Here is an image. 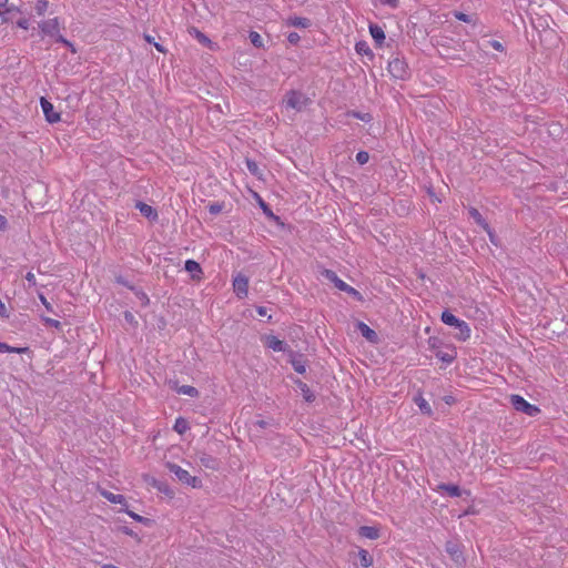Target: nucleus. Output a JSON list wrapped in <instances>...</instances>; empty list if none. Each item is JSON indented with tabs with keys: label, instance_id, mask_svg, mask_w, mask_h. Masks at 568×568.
Listing matches in <instances>:
<instances>
[{
	"label": "nucleus",
	"instance_id": "nucleus-1",
	"mask_svg": "<svg viewBox=\"0 0 568 568\" xmlns=\"http://www.w3.org/2000/svg\"><path fill=\"white\" fill-rule=\"evenodd\" d=\"M442 321L449 326L457 328L456 337L460 341H466L470 337V328L465 321L457 318L448 311L442 313Z\"/></svg>",
	"mask_w": 568,
	"mask_h": 568
},
{
	"label": "nucleus",
	"instance_id": "nucleus-2",
	"mask_svg": "<svg viewBox=\"0 0 568 568\" xmlns=\"http://www.w3.org/2000/svg\"><path fill=\"white\" fill-rule=\"evenodd\" d=\"M311 100L300 91H290L286 93L283 103L287 109H293L297 112L304 110Z\"/></svg>",
	"mask_w": 568,
	"mask_h": 568
},
{
	"label": "nucleus",
	"instance_id": "nucleus-3",
	"mask_svg": "<svg viewBox=\"0 0 568 568\" xmlns=\"http://www.w3.org/2000/svg\"><path fill=\"white\" fill-rule=\"evenodd\" d=\"M166 467L168 469L174 474L178 479L186 485H190L192 486L193 488L195 487H199L200 484H201V480L195 477V476H191L190 473L183 468H181L179 465L176 464H173V463H168L166 464Z\"/></svg>",
	"mask_w": 568,
	"mask_h": 568
},
{
	"label": "nucleus",
	"instance_id": "nucleus-4",
	"mask_svg": "<svg viewBox=\"0 0 568 568\" xmlns=\"http://www.w3.org/2000/svg\"><path fill=\"white\" fill-rule=\"evenodd\" d=\"M509 400L516 410L523 412L528 416H535L539 413V408L537 406L529 404L519 395H510Z\"/></svg>",
	"mask_w": 568,
	"mask_h": 568
},
{
	"label": "nucleus",
	"instance_id": "nucleus-5",
	"mask_svg": "<svg viewBox=\"0 0 568 568\" xmlns=\"http://www.w3.org/2000/svg\"><path fill=\"white\" fill-rule=\"evenodd\" d=\"M388 72L398 80H405L408 77V65L400 58H394L388 62Z\"/></svg>",
	"mask_w": 568,
	"mask_h": 568
},
{
	"label": "nucleus",
	"instance_id": "nucleus-6",
	"mask_svg": "<svg viewBox=\"0 0 568 568\" xmlns=\"http://www.w3.org/2000/svg\"><path fill=\"white\" fill-rule=\"evenodd\" d=\"M357 331L362 334V336L373 345H377L381 343V336L379 334L371 328L368 325H366L363 322H357Z\"/></svg>",
	"mask_w": 568,
	"mask_h": 568
},
{
	"label": "nucleus",
	"instance_id": "nucleus-7",
	"mask_svg": "<svg viewBox=\"0 0 568 568\" xmlns=\"http://www.w3.org/2000/svg\"><path fill=\"white\" fill-rule=\"evenodd\" d=\"M321 275H322L325 280H327V281H329V282L334 283V285H335L338 290H341V291H346V292H349V293H355V290H354L352 286L347 285V284H346L345 282H343L342 280H339V278L337 277V275H336V273H335V272H333V271H331V270H323V271L321 272Z\"/></svg>",
	"mask_w": 568,
	"mask_h": 568
},
{
	"label": "nucleus",
	"instance_id": "nucleus-8",
	"mask_svg": "<svg viewBox=\"0 0 568 568\" xmlns=\"http://www.w3.org/2000/svg\"><path fill=\"white\" fill-rule=\"evenodd\" d=\"M41 32L45 36L54 37L60 31V22L58 18L49 19L39 23Z\"/></svg>",
	"mask_w": 568,
	"mask_h": 568
},
{
	"label": "nucleus",
	"instance_id": "nucleus-9",
	"mask_svg": "<svg viewBox=\"0 0 568 568\" xmlns=\"http://www.w3.org/2000/svg\"><path fill=\"white\" fill-rule=\"evenodd\" d=\"M40 103L48 122L57 123L60 121V113L54 111L51 102H49L45 98H41Z\"/></svg>",
	"mask_w": 568,
	"mask_h": 568
},
{
	"label": "nucleus",
	"instance_id": "nucleus-10",
	"mask_svg": "<svg viewBox=\"0 0 568 568\" xmlns=\"http://www.w3.org/2000/svg\"><path fill=\"white\" fill-rule=\"evenodd\" d=\"M234 292L239 297H244L247 295L248 290V280L246 276L239 274L233 281Z\"/></svg>",
	"mask_w": 568,
	"mask_h": 568
},
{
	"label": "nucleus",
	"instance_id": "nucleus-11",
	"mask_svg": "<svg viewBox=\"0 0 568 568\" xmlns=\"http://www.w3.org/2000/svg\"><path fill=\"white\" fill-rule=\"evenodd\" d=\"M445 548H446V551L448 552V555L450 556V558L455 562L462 564L464 561L463 552H462V549H460V546L458 542L449 540L446 542Z\"/></svg>",
	"mask_w": 568,
	"mask_h": 568
},
{
	"label": "nucleus",
	"instance_id": "nucleus-12",
	"mask_svg": "<svg viewBox=\"0 0 568 568\" xmlns=\"http://www.w3.org/2000/svg\"><path fill=\"white\" fill-rule=\"evenodd\" d=\"M135 207L140 211V213L149 220H156L158 213L149 204L143 202H136Z\"/></svg>",
	"mask_w": 568,
	"mask_h": 568
},
{
	"label": "nucleus",
	"instance_id": "nucleus-13",
	"mask_svg": "<svg viewBox=\"0 0 568 568\" xmlns=\"http://www.w3.org/2000/svg\"><path fill=\"white\" fill-rule=\"evenodd\" d=\"M437 490H444L450 497H460L462 496V489L459 488V486L454 485V484H439L437 486Z\"/></svg>",
	"mask_w": 568,
	"mask_h": 568
},
{
	"label": "nucleus",
	"instance_id": "nucleus-14",
	"mask_svg": "<svg viewBox=\"0 0 568 568\" xmlns=\"http://www.w3.org/2000/svg\"><path fill=\"white\" fill-rule=\"evenodd\" d=\"M358 534L362 537L368 538V539H377L379 537V530L376 527L372 526H362L358 529Z\"/></svg>",
	"mask_w": 568,
	"mask_h": 568
},
{
	"label": "nucleus",
	"instance_id": "nucleus-15",
	"mask_svg": "<svg viewBox=\"0 0 568 568\" xmlns=\"http://www.w3.org/2000/svg\"><path fill=\"white\" fill-rule=\"evenodd\" d=\"M185 270L192 275V278H200L202 268L196 261L187 260L185 262Z\"/></svg>",
	"mask_w": 568,
	"mask_h": 568
},
{
	"label": "nucleus",
	"instance_id": "nucleus-16",
	"mask_svg": "<svg viewBox=\"0 0 568 568\" xmlns=\"http://www.w3.org/2000/svg\"><path fill=\"white\" fill-rule=\"evenodd\" d=\"M199 460L201 465L204 466L205 468L215 469L217 467L216 459L209 454L201 453L199 455Z\"/></svg>",
	"mask_w": 568,
	"mask_h": 568
},
{
	"label": "nucleus",
	"instance_id": "nucleus-17",
	"mask_svg": "<svg viewBox=\"0 0 568 568\" xmlns=\"http://www.w3.org/2000/svg\"><path fill=\"white\" fill-rule=\"evenodd\" d=\"M266 345H267V347L272 348L275 352H283V351H285L284 342L278 339L275 336H267L266 337Z\"/></svg>",
	"mask_w": 568,
	"mask_h": 568
},
{
	"label": "nucleus",
	"instance_id": "nucleus-18",
	"mask_svg": "<svg viewBox=\"0 0 568 568\" xmlns=\"http://www.w3.org/2000/svg\"><path fill=\"white\" fill-rule=\"evenodd\" d=\"M369 32L377 44H382L385 40L384 30L379 26L371 24Z\"/></svg>",
	"mask_w": 568,
	"mask_h": 568
},
{
	"label": "nucleus",
	"instance_id": "nucleus-19",
	"mask_svg": "<svg viewBox=\"0 0 568 568\" xmlns=\"http://www.w3.org/2000/svg\"><path fill=\"white\" fill-rule=\"evenodd\" d=\"M101 495L112 504H125V497L123 495H116L108 490H101Z\"/></svg>",
	"mask_w": 568,
	"mask_h": 568
},
{
	"label": "nucleus",
	"instance_id": "nucleus-20",
	"mask_svg": "<svg viewBox=\"0 0 568 568\" xmlns=\"http://www.w3.org/2000/svg\"><path fill=\"white\" fill-rule=\"evenodd\" d=\"M357 556L359 557V561L363 567H369L373 565V556L367 550L359 549L357 551Z\"/></svg>",
	"mask_w": 568,
	"mask_h": 568
},
{
	"label": "nucleus",
	"instance_id": "nucleus-21",
	"mask_svg": "<svg viewBox=\"0 0 568 568\" xmlns=\"http://www.w3.org/2000/svg\"><path fill=\"white\" fill-rule=\"evenodd\" d=\"M469 214L478 225H480L484 230H488V223L485 221V219L481 216L477 209H469Z\"/></svg>",
	"mask_w": 568,
	"mask_h": 568
},
{
	"label": "nucleus",
	"instance_id": "nucleus-22",
	"mask_svg": "<svg viewBox=\"0 0 568 568\" xmlns=\"http://www.w3.org/2000/svg\"><path fill=\"white\" fill-rule=\"evenodd\" d=\"M176 392L179 394L187 395V396H191V397H196L199 395L197 389L195 387H193V386H190V385H183L181 387H178Z\"/></svg>",
	"mask_w": 568,
	"mask_h": 568
},
{
	"label": "nucleus",
	"instance_id": "nucleus-23",
	"mask_svg": "<svg viewBox=\"0 0 568 568\" xmlns=\"http://www.w3.org/2000/svg\"><path fill=\"white\" fill-rule=\"evenodd\" d=\"M415 403L417 404V406L419 407L422 413H424L426 415L432 414V408L425 398H423L422 396H418L415 398Z\"/></svg>",
	"mask_w": 568,
	"mask_h": 568
},
{
	"label": "nucleus",
	"instance_id": "nucleus-24",
	"mask_svg": "<svg viewBox=\"0 0 568 568\" xmlns=\"http://www.w3.org/2000/svg\"><path fill=\"white\" fill-rule=\"evenodd\" d=\"M298 387L303 394V397L306 402L311 403L314 400V395L312 394L311 389L308 388V386L303 383V382H298Z\"/></svg>",
	"mask_w": 568,
	"mask_h": 568
},
{
	"label": "nucleus",
	"instance_id": "nucleus-25",
	"mask_svg": "<svg viewBox=\"0 0 568 568\" xmlns=\"http://www.w3.org/2000/svg\"><path fill=\"white\" fill-rule=\"evenodd\" d=\"M190 34L194 36L199 42L203 43V44H209L211 43L210 39L204 34L202 33L200 30H197L196 28H191L189 30Z\"/></svg>",
	"mask_w": 568,
	"mask_h": 568
},
{
	"label": "nucleus",
	"instance_id": "nucleus-26",
	"mask_svg": "<svg viewBox=\"0 0 568 568\" xmlns=\"http://www.w3.org/2000/svg\"><path fill=\"white\" fill-rule=\"evenodd\" d=\"M248 38H250L251 43L254 47H256V48L263 47V39L257 32H255V31L250 32Z\"/></svg>",
	"mask_w": 568,
	"mask_h": 568
},
{
	"label": "nucleus",
	"instance_id": "nucleus-27",
	"mask_svg": "<svg viewBox=\"0 0 568 568\" xmlns=\"http://www.w3.org/2000/svg\"><path fill=\"white\" fill-rule=\"evenodd\" d=\"M189 428L187 422L183 418H178L174 424V430H176L179 434H183Z\"/></svg>",
	"mask_w": 568,
	"mask_h": 568
},
{
	"label": "nucleus",
	"instance_id": "nucleus-28",
	"mask_svg": "<svg viewBox=\"0 0 568 568\" xmlns=\"http://www.w3.org/2000/svg\"><path fill=\"white\" fill-rule=\"evenodd\" d=\"M291 23L294 27L306 28L310 26V20L306 18L295 17L291 19Z\"/></svg>",
	"mask_w": 568,
	"mask_h": 568
},
{
	"label": "nucleus",
	"instance_id": "nucleus-29",
	"mask_svg": "<svg viewBox=\"0 0 568 568\" xmlns=\"http://www.w3.org/2000/svg\"><path fill=\"white\" fill-rule=\"evenodd\" d=\"M357 53L373 57L371 49L368 48L367 43L364 41H357Z\"/></svg>",
	"mask_w": 568,
	"mask_h": 568
},
{
	"label": "nucleus",
	"instance_id": "nucleus-30",
	"mask_svg": "<svg viewBox=\"0 0 568 568\" xmlns=\"http://www.w3.org/2000/svg\"><path fill=\"white\" fill-rule=\"evenodd\" d=\"M48 4L49 2L47 0H38L37 3H36V12L39 14V16H43L44 12L47 11L48 9Z\"/></svg>",
	"mask_w": 568,
	"mask_h": 568
},
{
	"label": "nucleus",
	"instance_id": "nucleus-31",
	"mask_svg": "<svg viewBox=\"0 0 568 568\" xmlns=\"http://www.w3.org/2000/svg\"><path fill=\"white\" fill-rule=\"evenodd\" d=\"M292 365L297 373L303 374L305 372V365L301 359H292Z\"/></svg>",
	"mask_w": 568,
	"mask_h": 568
},
{
	"label": "nucleus",
	"instance_id": "nucleus-32",
	"mask_svg": "<svg viewBox=\"0 0 568 568\" xmlns=\"http://www.w3.org/2000/svg\"><path fill=\"white\" fill-rule=\"evenodd\" d=\"M436 356H437L440 361H443V362H445V363H448V364H449V363H452V362L454 361V358H455V356H454V355L448 354V353H443V352H437Z\"/></svg>",
	"mask_w": 568,
	"mask_h": 568
},
{
	"label": "nucleus",
	"instance_id": "nucleus-33",
	"mask_svg": "<svg viewBox=\"0 0 568 568\" xmlns=\"http://www.w3.org/2000/svg\"><path fill=\"white\" fill-rule=\"evenodd\" d=\"M144 39H145L146 42L154 44L155 49L159 52H165L164 48L160 43L155 42L154 38H152L151 36L144 34Z\"/></svg>",
	"mask_w": 568,
	"mask_h": 568
},
{
	"label": "nucleus",
	"instance_id": "nucleus-34",
	"mask_svg": "<svg viewBox=\"0 0 568 568\" xmlns=\"http://www.w3.org/2000/svg\"><path fill=\"white\" fill-rule=\"evenodd\" d=\"M246 166H247V170L254 174V175H257L258 174V166L257 164L252 161V160H246Z\"/></svg>",
	"mask_w": 568,
	"mask_h": 568
},
{
	"label": "nucleus",
	"instance_id": "nucleus-35",
	"mask_svg": "<svg viewBox=\"0 0 568 568\" xmlns=\"http://www.w3.org/2000/svg\"><path fill=\"white\" fill-rule=\"evenodd\" d=\"M369 160V154L365 151L357 152V163L365 164Z\"/></svg>",
	"mask_w": 568,
	"mask_h": 568
},
{
	"label": "nucleus",
	"instance_id": "nucleus-36",
	"mask_svg": "<svg viewBox=\"0 0 568 568\" xmlns=\"http://www.w3.org/2000/svg\"><path fill=\"white\" fill-rule=\"evenodd\" d=\"M44 321V323L49 326H52L54 328H61V323L57 320H53V318H50V317H43L42 318Z\"/></svg>",
	"mask_w": 568,
	"mask_h": 568
},
{
	"label": "nucleus",
	"instance_id": "nucleus-37",
	"mask_svg": "<svg viewBox=\"0 0 568 568\" xmlns=\"http://www.w3.org/2000/svg\"><path fill=\"white\" fill-rule=\"evenodd\" d=\"M126 513H128V515H129L131 518H133L135 521L144 523V524H145V523H148V521H150L148 518L142 517V516H140V515H138V514H135V513H133V511H131V510H126Z\"/></svg>",
	"mask_w": 568,
	"mask_h": 568
},
{
	"label": "nucleus",
	"instance_id": "nucleus-38",
	"mask_svg": "<svg viewBox=\"0 0 568 568\" xmlns=\"http://www.w3.org/2000/svg\"><path fill=\"white\" fill-rule=\"evenodd\" d=\"M271 423L268 420H264V419H257L255 422L252 423V426L254 428H266Z\"/></svg>",
	"mask_w": 568,
	"mask_h": 568
},
{
	"label": "nucleus",
	"instance_id": "nucleus-39",
	"mask_svg": "<svg viewBox=\"0 0 568 568\" xmlns=\"http://www.w3.org/2000/svg\"><path fill=\"white\" fill-rule=\"evenodd\" d=\"M382 6H388L393 9L397 8L399 0H377Z\"/></svg>",
	"mask_w": 568,
	"mask_h": 568
},
{
	"label": "nucleus",
	"instance_id": "nucleus-40",
	"mask_svg": "<svg viewBox=\"0 0 568 568\" xmlns=\"http://www.w3.org/2000/svg\"><path fill=\"white\" fill-rule=\"evenodd\" d=\"M54 37H57V39H55L57 42L63 43L64 45L71 48V50L74 52L72 43L70 41H68L63 36L58 33Z\"/></svg>",
	"mask_w": 568,
	"mask_h": 568
},
{
	"label": "nucleus",
	"instance_id": "nucleus-41",
	"mask_svg": "<svg viewBox=\"0 0 568 568\" xmlns=\"http://www.w3.org/2000/svg\"><path fill=\"white\" fill-rule=\"evenodd\" d=\"M17 26L21 29H24V30H28L29 29V26H30V22H29V19L27 18H21L17 21Z\"/></svg>",
	"mask_w": 568,
	"mask_h": 568
},
{
	"label": "nucleus",
	"instance_id": "nucleus-42",
	"mask_svg": "<svg viewBox=\"0 0 568 568\" xmlns=\"http://www.w3.org/2000/svg\"><path fill=\"white\" fill-rule=\"evenodd\" d=\"M124 318H125V321H126L129 324H131V325H136L135 317H134V315H133L131 312L126 311V312L124 313Z\"/></svg>",
	"mask_w": 568,
	"mask_h": 568
},
{
	"label": "nucleus",
	"instance_id": "nucleus-43",
	"mask_svg": "<svg viewBox=\"0 0 568 568\" xmlns=\"http://www.w3.org/2000/svg\"><path fill=\"white\" fill-rule=\"evenodd\" d=\"M455 17H456V19H458V20H460V21H464V22H470V21H471L470 16L465 14V13H463V12H456V13H455Z\"/></svg>",
	"mask_w": 568,
	"mask_h": 568
},
{
	"label": "nucleus",
	"instance_id": "nucleus-44",
	"mask_svg": "<svg viewBox=\"0 0 568 568\" xmlns=\"http://www.w3.org/2000/svg\"><path fill=\"white\" fill-rule=\"evenodd\" d=\"M488 43L491 45V48H494L497 51H503L504 50L503 44L499 41H497V40H490V41H488Z\"/></svg>",
	"mask_w": 568,
	"mask_h": 568
},
{
	"label": "nucleus",
	"instance_id": "nucleus-45",
	"mask_svg": "<svg viewBox=\"0 0 568 568\" xmlns=\"http://www.w3.org/2000/svg\"><path fill=\"white\" fill-rule=\"evenodd\" d=\"M39 298L49 312H53L52 305L47 301V298L42 294L39 295Z\"/></svg>",
	"mask_w": 568,
	"mask_h": 568
},
{
	"label": "nucleus",
	"instance_id": "nucleus-46",
	"mask_svg": "<svg viewBox=\"0 0 568 568\" xmlns=\"http://www.w3.org/2000/svg\"><path fill=\"white\" fill-rule=\"evenodd\" d=\"M357 120L369 122L372 120V116H371L369 113L361 114V113L357 112Z\"/></svg>",
	"mask_w": 568,
	"mask_h": 568
},
{
	"label": "nucleus",
	"instance_id": "nucleus-47",
	"mask_svg": "<svg viewBox=\"0 0 568 568\" xmlns=\"http://www.w3.org/2000/svg\"><path fill=\"white\" fill-rule=\"evenodd\" d=\"M221 210H222V206L220 204H212V205H210V212L212 214H217V213L221 212Z\"/></svg>",
	"mask_w": 568,
	"mask_h": 568
},
{
	"label": "nucleus",
	"instance_id": "nucleus-48",
	"mask_svg": "<svg viewBox=\"0 0 568 568\" xmlns=\"http://www.w3.org/2000/svg\"><path fill=\"white\" fill-rule=\"evenodd\" d=\"M287 39L291 43H296L300 40V36L295 32H292L288 34Z\"/></svg>",
	"mask_w": 568,
	"mask_h": 568
},
{
	"label": "nucleus",
	"instance_id": "nucleus-49",
	"mask_svg": "<svg viewBox=\"0 0 568 568\" xmlns=\"http://www.w3.org/2000/svg\"><path fill=\"white\" fill-rule=\"evenodd\" d=\"M26 280L30 283V284H36V276L32 272H28L27 275H26Z\"/></svg>",
	"mask_w": 568,
	"mask_h": 568
},
{
	"label": "nucleus",
	"instance_id": "nucleus-50",
	"mask_svg": "<svg viewBox=\"0 0 568 568\" xmlns=\"http://www.w3.org/2000/svg\"><path fill=\"white\" fill-rule=\"evenodd\" d=\"M11 352V346L6 343H0V353Z\"/></svg>",
	"mask_w": 568,
	"mask_h": 568
},
{
	"label": "nucleus",
	"instance_id": "nucleus-51",
	"mask_svg": "<svg viewBox=\"0 0 568 568\" xmlns=\"http://www.w3.org/2000/svg\"><path fill=\"white\" fill-rule=\"evenodd\" d=\"M7 219L0 214V230H4L7 227Z\"/></svg>",
	"mask_w": 568,
	"mask_h": 568
},
{
	"label": "nucleus",
	"instance_id": "nucleus-52",
	"mask_svg": "<svg viewBox=\"0 0 568 568\" xmlns=\"http://www.w3.org/2000/svg\"><path fill=\"white\" fill-rule=\"evenodd\" d=\"M27 351L26 347H11V352L10 353H24Z\"/></svg>",
	"mask_w": 568,
	"mask_h": 568
},
{
	"label": "nucleus",
	"instance_id": "nucleus-53",
	"mask_svg": "<svg viewBox=\"0 0 568 568\" xmlns=\"http://www.w3.org/2000/svg\"><path fill=\"white\" fill-rule=\"evenodd\" d=\"M13 11H20L19 8L14 4H10L7 7V10L6 12L10 13V12H13Z\"/></svg>",
	"mask_w": 568,
	"mask_h": 568
},
{
	"label": "nucleus",
	"instance_id": "nucleus-54",
	"mask_svg": "<svg viewBox=\"0 0 568 568\" xmlns=\"http://www.w3.org/2000/svg\"><path fill=\"white\" fill-rule=\"evenodd\" d=\"M138 296L142 301V303L146 304L149 302V298L144 293H139Z\"/></svg>",
	"mask_w": 568,
	"mask_h": 568
},
{
	"label": "nucleus",
	"instance_id": "nucleus-55",
	"mask_svg": "<svg viewBox=\"0 0 568 568\" xmlns=\"http://www.w3.org/2000/svg\"><path fill=\"white\" fill-rule=\"evenodd\" d=\"M257 313L261 315V316H265L266 315V308L263 307V306H260L257 307Z\"/></svg>",
	"mask_w": 568,
	"mask_h": 568
},
{
	"label": "nucleus",
	"instance_id": "nucleus-56",
	"mask_svg": "<svg viewBox=\"0 0 568 568\" xmlns=\"http://www.w3.org/2000/svg\"><path fill=\"white\" fill-rule=\"evenodd\" d=\"M261 206H262V209L264 210L265 213H268L270 215H272V212L268 211L267 205L263 201H261Z\"/></svg>",
	"mask_w": 568,
	"mask_h": 568
},
{
	"label": "nucleus",
	"instance_id": "nucleus-57",
	"mask_svg": "<svg viewBox=\"0 0 568 568\" xmlns=\"http://www.w3.org/2000/svg\"><path fill=\"white\" fill-rule=\"evenodd\" d=\"M485 231L488 233V235H489V237H490V241H491V242H494L495 234L493 233V231L490 230V227L488 226V230H485Z\"/></svg>",
	"mask_w": 568,
	"mask_h": 568
},
{
	"label": "nucleus",
	"instance_id": "nucleus-58",
	"mask_svg": "<svg viewBox=\"0 0 568 568\" xmlns=\"http://www.w3.org/2000/svg\"><path fill=\"white\" fill-rule=\"evenodd\" d=\"M124 532L129 536L135 537L136 535L129 528H124Z\"/></svg>",
	"mask_w": 568,
	"mask_h": 568
},
{
	"label": "nucleus",
	"instance_id": "nucleus-59",
	"mask_svg": "<svg viewBox=\"0 0 568 568\" xmlns=\"http://www.w3.org/2000/svg\"><path fill=\"white\" fill-rule=\"evenodd\" d=\"M102 568H119V567L111 565V564H105L102 566Z\"/></svg>",
	"mask_w": 568,
	"mask_h": 568
}]
</instances>
